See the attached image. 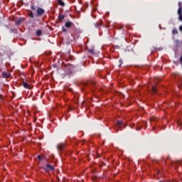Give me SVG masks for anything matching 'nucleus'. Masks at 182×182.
I'll return each instance as SVG.
<instances>
[{
    "mask_svg": "<svg viewBox=\"0 0 182 182\" xmlns=\"http://www.w3.org/2000/svg\"><path fill=\"white\" fill-rule=\"evenodd\" d=\"M41 168L44 170L46 173H49L50 171H53V170H55V166L49 164H46V166H43Z\"/></svg>",
    "mask_w": 182,
    "mask_h": 182,
    "instance_id": "f257e3e1",
    "label": "nucleus"
},
{
    "mask_svg": "<svg viewBox=\"0 0 182 182\" xmlns=\"http://www.w3.org/2000/svg\"><path fill=\"white\" fill-rule=\"evenodd\" d=\"M45 14V10L41 7L37 9L36 16H42Z\"/></svg>",
    "mask_w": 182,
    "mask_h": 182,
    "instance_id": "f03ea898",
    "label": "nucleus"
},
{
    "mask_svg": "<svg viewBox=\"0 0 182 182\" xmlns=\"http://www.w3.org/2000/svg\"><path fill=\"white\" fill-rule=\"evenodd\" d=\"M102 25H103V21L100 20V22H96L94 23V26H95V28H97V29H100Z\"/></svg>",
    "mask_w": 182,
    "mask_h": 182,
    "instance_id": "7ed1b4c3",
    "label": "nucleus"
},
{
    "mask_svg": "<svg viewBox=\"0 0 182 182\" xmlns=\"http://www.w3.org/2000/svg\"><path fill=\"white\" fill-rule=\"evenodd\" d=\"M57 149L58 150H64L65 149V144L64 143H60V144H58L57 145Z\"/></svg>",
    "mask_w": 182,
    "mask_h": 182,
    "instance_id": "20e7f679",
    "label": "nucleus"
},
{
    "mask_svg": "<svg viewBox=\"0 0 182 182\" xmlns=\"http://www.w3.org/2000/svg\"><path fill=\"white\" fill-rule=\"evenodd\" d=\"M2 77L4 79H9V77H11V74L6 73V72H3L2 73Z\"/></svg>",
    "mask_w": 182,
    "mask_h": 182,
    "instance_id": "39448f33",
    "label": "nucleus"
},
{
    "mask_svg": "<svg viewBox=\"0 0 182 182\" xmlns=\"http://www.w3.org/2000/svg\"><path fill=\"white\" fill-rule=\"evenodd\" d=\"M73 25V22L72 21H66L65 23V28H71V26Z\"/></svg>",
    "mask_w": 182,
    "mask_h": 182,
    "instance_id": "423d86ee",
    "label": "nucleus"
},
{
    "mask_svg": "<svg viewBox=\"0 0 182 182\" xmlns=\"http://www.w3.org/2000/svg\"><path fill=\"white\" fill-rule=\"evenodd\" d=\"M23 86L25 87V89H29L31 87V85L26 82H23Z\"/></svg>",
    "mask_w": 182,
    "mask_h": 182,
    "instance_id": "0eeeda50",
    "label": "nucleus"
},
{
    "mask_svg": "<svg viewBox=\"0 0 182 182\" xmlns=\"http://www.w3.org/2000/svg\"><path fill=\"white\" fill-rule=\"evenodd\" d=\"M36 36H42V30H37L36 31Z\"/></svg>",
    "mask_w": 182,
    "mask_h": 182,
    "instance_id": "6e6552de",
    "label": "nucleus"
},
{
    "mask_svg": "<svg viewBox=\"0 0 182 182\" xmlns=\"http://www.w3.org/2000/svg\"><path fill=\"white\" fill-rule=\"evenodd\" d=\"M122 124H123V122L122 121H118L117 122V127H118V129H120V127H122Z\"/></svg>",
    "mask_w": 182,
    "mask_h": 182,
    "instance_id": "1a4fd4ad",
    "label": "nucleus"
},
{
    "mask_svg": "<svg viewBox=\"0 0 182 182\" xmlns=\"http://www.w3.org/2000/svg\"><path fill=\"white\" fill-rule=\"evenodd\" d=\"M58 5H60V6H65V2L62 1V0H57Z\"/></svg>",
    "mask_w": 182,
    "mask_h": 182,
    "instance_id": "9d476101",
    "label": "nucleus"
},
{
    "mask_svg": "<svg viewBox=\"0 0 182 182\" xmlns=\"http://www.w3.org/2000/svg\"><path fill=\"white\" fill-rule=\"evenodd\" d=\"M28 16H29V18H35V15H33V13L32 11H30L28 13Z\"/></svg>",
    "mask_w": 182,
    "mask_h": 182,
    "instance_id": "9b49d317",
    "label": "nucleus"
},
{
    "mask_svg": "<svg viewBox=\"0 0 182 182\" xmlns=\"http://www.w3.org/2000/svg\"><path fill=\"white\" fill-rule=\"evenodd\" d=\"M172 33L173 35H177V33H178V31L177 30V28H173L172 31Z\"/></svg>",
    "mask_w": 182,
    "mask_h": 182,
    "instance_id": "f8f14e48",
    "label": "nucleus"
},
{
    "mask_svg": "<svg viewBox=\"0 0 182 182\" xmlns=\"http://www.w3.org/2000/svg\"><path fill=\"white\" fill-rule=\"evenodd\" d=\"M178 15H181L182 14V7H181V6H180L178 9Z\"/></svg>",
    "mask_w": 182,
    "mask_h": 182,
    "instance_id": "ddd939ff",
    "label": "nucleus"
},
{
    "mask_svg": "<svg viewBox=\"0 0 182 182\" xmlns=\"http://www.w3.org/2000/svg\"><path fill=\"white\" fill-rule=\"evenodd\" d=\"M58 18L60 19L61 21H63V19H65V15L59 14Z\"/></svg>",
    "mask_w": 182,
    "mask_h": 182,
    "instance_id": "4468645a",
    "label": "nucleus"
},
{
    "mask_svg": "<svg viewBox=\"0 0 182 182\" xmlns=\"http://www.w3.org/2000/svg\"><path fill=\"white\" fill-rule=\"evenodd\" d=\"M153 93H157V87L156 86H152Z\"/></svg>",
    "mask_w": 182,
    "mask_h": 182,
    "instance_id": "2eb2a0df",
    "label": "nucleus"
},
{
    "mask_svg": "<svg viewBox=\"0 0 182 182\" xmlns=\"http://www.w3.org/2000/svg\"><path fill=\"white\" fill-rule=\"evenodd\" d=\"M66 75H67V76H72V75H73V72H72V71H68V72L66 73Z\"/></svg>",
    "mask_w": 182,
    "mask_h": 182,
    "instance_id": "dca6fc26",
    "label": "nucleus"
},
{
    "mask_svg": "<svg viewBox=\"0 0 182 182\" xmlns=\"http://www.w3.org/2000/svg\"><path fill=\"white\" fill-rule=\"evenodd\" d=\"M31 9H32V11H36V7L35 6V5H31Z\"/></svg>",
    "mask_w": 182,
    "mask_h": 182,
    "instance_id": "f3484780",
    "label": "nucleus"
},
{
    "mask_svg": "<svg viewBox=\"0 0 182 182\" xmlns=\"http://www.w3.org/2000/svg\"><path fill=\"white\" fill-rule=\"evenodd\" d=\"M89 53H91L92 55H93V53H95V50H93V49H88L87 50Z\"/></svg>",
    "mask_w": 182,
    "mask_h": 182,
    "instance_id": "a211bd4d",
    "label": "nucleus"
},
{
    "mask_svg": "<svg viewBox=\"0 0 182 182\" xmlns=\"http://www.w3.org/2000/svg\"><path fill=\"white\" fill-rule=\"evenodd\" d=\"M38 160H40V161H42V160H43L41 155H38Z\"/></svg>",
    "mask_w": 182,
    "mask_h": 182,
    "instance_id": "6ab92c4d",
    "label": "nucleus"
},
{
    "mask_svg": "<svg viewBox=\"0 0 182 182\" xmlns=\"http://www.w3.org/2000/svg\"><path fill=\"white\" fill-rule=\"evenodd\" d=\"M119 65L118 66L119 68H122V63L123 61L122 60H119Z\"/></svg>",
    "mask_w": 182,
    "mask_h": 182,
    "instance_id": "aec40b11",
    "label": "nucleus"
},
{
    "mask_svg": "<svg viewBox=\"0 0 182 182\" xmlns=\"http://www.w3.org/2000/svg\"><path fill=\"white\" fill-rule=\"evenodd\" d=\"M62 31L63 32H68V30L65 27H63L62 28Z\"/></svg>",
    "mask_w": 182,
    "mask_h": 182,
    "instance_id": "412c9836",
    "label": "nucleus"
},
{
    "mask_svg": "<svg viewBox=\"0 0 182 182\" xmlns=\"http://www.w3.org/2000/svg\"><path fill=\"white\" fill-rule=\"evenodd\" d=\"M21 21L20 20H18V21H16V25H21Z\"/></svg>",
    "mask_w": 182,
    "mask_h": 182,
    "instance_id": "4be33fe9",
    "label": "nucleus"
},
{
    "mask_svg": "<svg viewBox=\"0 0 182 182\" xmlns=\"http://www.w3.org/2000/svg\"><path fill=\"white\" fill-rule=\"evenodd\" d=\"M179 21H182V14H179Z\"/></svg>",
    "mask_w": 182,
    "mask_h": 182,
    "instance_id": "5701e85b",
    "label": "nucleus"
},
{
    "mask_svg": "<svg viewBox=\"0 0 182 182\" xmlns=\"http://www.w3.org/2000/svg\"><path fill=\"white\" fill-rule=\"evenodd\" d=\"M179 31H181L182 32V25L180 26V27H179Z\"/></svg>",
    "mask_w": 182,
    "mask_h": 182,
    "instance_id": "b1692460",
    "label": "nucleus"
},
{
    "mask_svg": "<svg viewBox=\"0 0 182 182\" xmlns=\"http://www.w3.org/2000/svg\"><path fill=\"white\" fill-rule=\"evenodd\" d=\"M0 99H2V95H0Z\"/></svg>",
    "mask_w": 182,
    "mask_h": 182,
    "instance_id": "393cba45",
    "label": "nucleus"
},
{
    "mask_svg": "<svg viewBox=\"0 0 182 182\" xmlns=\"http://www.w3.org/2000/svg\"><path fill=\"white\" fill-rule=\"evenodd\" d=\"M176 42L177 43V42H180V41L178 40H176Z\"/></svg>",
    "mask_w": 182,
    "mask_h": 182,
    "instance_id": "a878e982",
    "label": "nucleus"
},
{
    "mask_svg": "<svg viewBox=\"0 0 182 182\" xmlns=\"http://www.w3.org/2000/svg\"><path fill=\"white\" fill-rule=\"evenodd\" d=\"M71 36H73V33H71Z\"/></svg>",
    "mask_w": 182,
    "mask_h": 182,
    "instance_id": "bb28decb",
    "label": "nucleus"
},
{
    "mask_svg": "<svg viewBox=\"0 0 182 182\" xmlns=\"http://www.w3.org/2000/svg\"><path fill=\"white\" fill-rule=\"evenodd\" d=\"M154 120V119H152V121Z\"/></svg>",
    "mask_w": 182,
    "mask_h": 182,
    "instance_id": "cd10ccee",
    "label": "nucleus"
}]
</instances>
